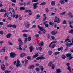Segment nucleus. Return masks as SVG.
Instances as JSON below:
<instances>
[{"mask_svg":"<svg viewBox=\"0 0 73 73\" xmlns=\"http://www.w3.org/2000/svg\"><path fill=\"white\" fill-rule=\"evenodd\" d=\"M18 41L19 42V43H18L19 45V49L20 50H22V48H21L22 47L23 45V41L21 40V38H19L18 39Z\"/></svg>","mask_w":73,"mask_h":73,"instance_id":"f257e3e1","label":"nucleus"},{"mask_svg":"<svg viewBox=\"0 0 73 73\" xmlns=\"http://www.w3.org/2000/svg\"><path fill=\"white\" fill-rule=\"evenodd\" d=\"M14 65H16L17 67H19L20 66H21V64L20 63V61L19 60H17V62L16 63V61H15L14 63Z\"/></svg>","mask_w":73,"mask_h":73,"instance_id":"f03ea898","label":"nucleus"},{"mask_svg":"<svg viewBox=\"0 0 73 73\" xmlns=\"http://www.w3.org/2000/svg\"><path fill=\"white\" fill-rule=\"evenodd\" d=\"M54 21L55 23H57L58 24L60 23V21L59 18H58L57 17H55V19Z\"/></svg>","mask_w":73,"mask_h":73,"instance_id":"7ed1b4c3","label":"nucleus"},{"mask_svg":"<svg viewBox=\"0 0 73 73\" xmlns=\"http://www.w3.org/2000/svg\"><path fill=\"white\" fill-rule=\"evenodd\" d=\"M10 56L11 57V58H13L16 56V54H15V53L14 52H11L10 54Z\"/></svg>","mask_w":73,"mask_h":73,"instance_id":"20e7f679","label":"nucleus"},{"mask_svg":"<svg viewBox=\"0 0 73 73\" xmlns=\"http://www.w3.org/2000/svg\"><path fill=\"white\" fill-rule=\"evenodd\" d=\"M38 3H34L33 5V8L34 9H36V8H37L38 6H37V5H38Z\"/></svg>","mask_w":73,"mask_h":73,"instance_id":"39448f33","label":"nucleus"},{"mask_svg":"<svg viewBox=\"0 0 73 73\" xmlns=\"http://www.w3.org/2000/svg\"><path fill=\"white\" fill-rule=\"evenodd\" d=\"M53 44V42H52L50 44L49 47V48H51L52 49H53L54 48V46H56V44H54L53 45H52V46H51V44Z\"/></svg>","mask_w":73,"mask_h":73,"instance_id":"423d86ee","label":"nucleus"},{"mask_svg":"<svg viewBox=\"0 0 73 73\" xmlns=\"http://www.w3.org/2000/svg\"><path fill=\"white\" fill-rule=\"evenodd\" d=\"M45 58L44 57H39L36 58V60H45Z\"/></svg>","mask_w":73,"mask_h":73,"instance_id":"0eeeda50","label":"nucleus"},{"mask_svg":"<svg viewBox=\"0 0 73 73\" xmlns=\"http://www.w3.org/2000/svg\"><path fill=\"white\" fill-rule=\"evenodd\" d=\"M34 68H35V65H31L29 66L28 67V69L31 70L33 69Z\"/></svg>","mask_w":73,"mask_h":73,"instance_id":"6e6552de","label":"nucleus"},{"mask_svg":"<svg viewBox=\"0 0 73 73\" xmlns=\"http://www.w3.org/2000/svg\"><path fill=\"white\" fill-rule=\"evenodd\" d=\"M66 46H69V47H70V46H71V45H73V44L72 43H68V42H66Z\"/></svg>","mask_w":73,"mask_h":73,"instance_id":"1a4fd4ad","label":"nucleus"},{"mask_svg":"<svg viewBox=\"0 0 73 73\" xmlns=\"http://www.w3.org/2000/svg\"><path fill=\"white\" fill-rule=\"evenodd\" d=\"M57 32V31H54L51 32V33L52 35H55Z\"/></svg>","mask_w":73,"mask_h":73,"instance_id":"9d476101","label":"nucleus"},{"mask_svg":"<svg viewBox=\"0 0 73 73\" xmlns=\"http://www.w3.org/2000/svg\"><path fill=\"white\" fill-rule=\"evenodd\" d=\"M9 11L10 12V13H13L14 12V11L13 10V9L12 8H11L9 9Z\"/></svg>","mask_w":73,"mask_h":73,"instance_id":"9b49d317","label":"nucleus"},{"mask_svg":"<svg viewBox=\"0 0 73 73\" xmlns=\"http://www.w3.org/2000/svg\"><path fill=\"white\" fill-rule=\"evenodd\" d=\"M38 27L39 28V29L41 31H43V30L44 29H43V27H41L40 26V25H38Z\"/></svg>","mask_w":73,"mask_h":73,"instance_id":"f8f14e48","label":"nucleus"},{"mask_svg":"<svg viewBox=\"0 0 73 73\" xmlns=\"http://www.w3.org/2000/svg\"><path fill=\"white\" fill-rule=\"evenodd\" d=\"M40 68H41V73H42L44 72V71H43L44 70V67L43 66H39Z\"/></svg>","mask_w":73,"mask_h":73,"instance_id":"ddd939ff","label":"nucleus"},{"mask_svg":"<svg viewBox=\"0 0 73 73\" xmlns=\"http://www.w3.org/2000/svg\"><path fill=\"white\" fill-rule=\"evenodd\" d=\"M29 48L30 49V51L31 52H32L33 50V49H34L33 47L32 46H31L30 47H29Z\"/></svg>","mask_w":73,"mask_h":73,"instance_id":"4468645a","label":"nucleus"},{"mask_svg":"<svg viewBox=\"0 0 73 73\" xmlns=\"http://www.w3.org/2000/svg\"><path fill=\"white\" fill-rule=\"evenodd\" d=\"M68 15H69V17H71V18H73V15L72 14V13H69L68 14Z\"/></svg>","mask_w":73,"mask_h":73,"instance_id":"2eb2a0df","label":"nucleus"},{"mask_svg":"<svg viewBox=\"0 0 73 73\" xmlns=\"http://www.w3.org/2000/svg\"><path fill=\"white\" fill-rule=\"evenodd\" d=\"M61 72V71L60 69H57L56 70V73H60Z\"/></svg>","mask_w":73,"mask_h":73,"instance_id":"dca6fc26","label":"nucleus"},{"mask_svg":"<svg viewBox=\"0 0 73 73\" xmlns=\"http://www.w3.org/2000/svg\"><path fill=\"white\" fill-rule=\"evenodd\" d=\"M30 25L29 24L28 22L25 23V26L26 27V28H28L29 27V25Z\"/></svg>","mask_w":73,"mask_h":73,"instance_id":"f3484780","label":"nucleus"},{"mask_svg":"<svg viewBox=\"0 0 73 73\" xmlns=\"http://www.w3.org/2000/svg\"><path fill=\"white\" fill-rule=\"evenodd\" d=\"M26 56V53H21L20 54V57H24V56Z\"/></svg>","mask_w":73,"mask_h":73,"instance_id":"a211bd4d","label":"nucleus"},{"mask_svg":"<svg viewBox=\"0 0 73 73\" xmlns=\"http://www.w3.org/2000/svg\"><path fill=\"white\" fill-rule=\"evenodd\" d=\"M38 56V53H37L35 54L33 56V58H36L37 57V56Z\"/></svg>","mask_w":73,"mask_h":73,"instance_id":"6ab92c4d","label":"nucleus"},{"mask_svg":"<svg viewBox=\"0 0 73 73\" xmlns=\"http://www.w3.org/2000/svg\"><path fill=\"white\" fill-rule=\"evenodd\" d=\"M11 36V34L9 33L7 35L6 37L8 38H10Z\"/></svg>","mask_w":73,"mask_h":73,"instance_id":"aec40b11","label":"nucleus"},{"mask_svg":"<svg viewBox=\"0 0 73 73\" xmlns=\"http://www.w3.org/2000/svg\"><path fill=\"white\" fill-rule=\"evenodd\" d=\"M58 50V51H60V50H63V47L62 46H61L60 48H58L57 49Z\"/></svg>","mask_w":73,"mask_h":73,"instance_id":"412c9836","label":"nucleus"},{"mask_svg":"<svg viewBox=\"0 0 73 73\" xmlns=\"http://www.w3.org/2000/svg\"><path fill=\"white\" fill-rule=\"evenodd\" d=\"M51 4L52 6H54L55 5V2L54 1H52L51 2Z\"/></svg>","mask_w":73,"mask_h":73,"instance_id":"4be33fe9","label":"nucleus"},{"mask_svg":"<svg viewBox=\"0 0 73 73\" xmlns=\"http://www.w3.org/2000/svg\"><path fill=\"white\" fill-rule=\"evenodd\" d=\"M59 2L61 4H64L65 3V2L64 1H62V0H60L59 1Z\"/></svg>","mask_w":73,"mask_h":73,"instance_id":"5701e85b","label":"nucleus"},{"mask_svg":"<svg viewBox=\"0 0 73 73\" xmlns=\"http://www.w3.org/2000/svg\"><path fill=\"white\" fill-rule=\"evenodd\" d=\"M66 56L67 57H70L72 56V55L68 53L66 54Z\"/></svg>","mask_w":73,"mask_h":73,"instance_id":"b1692460","label":"nucleus"},{"mask_svg":"<svg viewBox=\"0 0 73 73\" xmlns=\"http://www.w3.org/2000/svg\"><path fill=\"white\" fill-rule=\"evenodd\" d=\"M0 12L1 13L4 12H7V11H6V10L2 9L0 10Z\"/></svg>","mask_w":73,"mask_h":73,"instance_id":"393cba45","label":"nucleus"},{"mask_svg":"<svg viewBox=\"0 0 73 73\" xmlns=\"http://www.w3.org/2000/svg\"><path fill=\"white\" fill-rule=\"evenodd\" d=\"M7 27L11 28V27H12V24L7 25Z\"/></svg>","mask_w":73,"mask_h":73,"instance_id":"a878e982","label":"nucleus"},{"mask_svg":"<svg viewBox=\"0 0 73 73\" xmlns=\"http://www.w3.org/2000/svg\"><path fill=\"white\" fill-rule=\"evenodd\" d=\"M12 16V13L10 14L9 13V14H8L7 16V17H11Z\"/></svg>","mask_w":73,"mask_h":73,"instance_id":"bb28decb","label":"nucleus"},{"mask_svg":"<svg viewBox=\"0 0 73 73\" xmlns=\"http://www.w3.org/2000/svg\"><path fill=\"white\" fill-rule=\"evenodd\" d=\"M65 14V12H64L63 13H60L59 14L60 16H62V15H64Z\"/></svg>","mask_w":73,"mask_h":73,"instance_id":"cd10ccee","label":"nucleus"},{"mask_svg":"<svg viewBox=\"0 0 73 73\" xmlns=\"http://www.w3.org/2000/svg\"><path fill=\"white\" fill-rule=\"evenodd\" d=\"M25 12H28V13H29L30 12H31V10H27L25 11Z\"/></svg>","mask_w":73,"mask_h":73,"instance_id":"c85d7f7f","label":"nucleus"},{"mask_svg":"<svg viewBox=\"0 0 73 73\" xmlns=\"http://www.w3.org/2000/svg\"><path fill=\"white\" fill-rule=\"evenodd\" d=\"M25 64H27L28 63V60L27 59L25 60Z\"/></svg>","mask_w":73,"mask_h":73,"instance_id":"c756f323","label":"nucleus"},{"mask_svg":"<svg viewBox=\"0 0 73 73\" xmlns=\"http://www.w3.org/2000/svg\"><path fill=\"white\" fill-rule=\"evenodd\" d=\"M62 59H63L64 60L66 58V56L64 55H62Z\"/></svg>","mask_w":73,"mask_h":73,"instance_id":"7c9ffc66","label":"nucleus"},{"mask_svg":"<svg viewBox=\"0 0 73 73\" xmlns=\"http://www.w3.org/2000/svg\"><path fill=\"white\" fill-rule=\"evenodd\" d=\"M60 54L59 52H55L54 53V55H57V54Z\"/></svg>","mask_w":73,"mask_h":73,"instance_id":"2f4dec72","label":"nucleus"},{"mask_svg":"<svg viewBox=\"0 0 73 73\" xmlns=\"http://www.w3.org/2000/svg\"><path fill=\"white\" fill-rule=\"evenodd\" d=\"M52 63H53V62H50V63L49 64V66H52V65H53L52 64Z\"/></svg>","mask_w":73,"mask_h":73,"instance_id":"473e14b6","label":"nucleus"},{"mask_svg":"<svg viewBox=\"0 0 73 73\" xmlns=\"http://www.w3.org/2000/svg\"><path fill=\"white\" fill-rule=\"evenodd\" d=\"M22 32H28V30H25L22 31Z\"/></svg>","mask_w":73,"mask_h":73,"instance_id":"72a5a7b5","label":"nucleus"},{"mask_svg":"<svg viewBox=\"0 0 73 73\" xmlns=\"http://www.w3.org/2000/svg\"><path fill=\"white\" fill-rule=\"evenodd\" d=\"M25 8L23 7H20V10H24L25 9Z\"/></svg>","mask_w":73,"mask_h":73,"instance_id":"f704fd0d","label":"nucleus"},{"mask_svg":"<svg viewBox=\"0 0 73 73\" xmlns=\"http://www.w3.org/2000/svg\"><path fill=\"white\" fill-rule=\"evenodd\" d=\"M69 33H72V34H73V29H71V30H70L69 32Z\"/></svg>","mask_w":73,"mask_h":73,"instance_id":"c9c22d12","label":"nucleus"},{"mask_svg":"<svg viewBox=\"0 0 73 73\" xmlns=\"http://www.w3.org/2000/svg\"><path fill=\"white\" fill-rule=\"evenodd\" d=\"M67 69L68 70H69V71H71V68H70V66H68L67 68Z\"/></svg>","mask_w":73,"mask_h":73,"instance_id":"e433bc0d","label":"nucleus"},{"mask_svg":"<svg viewBox=\"0 0 73 73\" xmlns=\"http://www.w3.org/2000/svg\"><path fill=\"white\" fill-rule=\"evenodd\" d=\"M52 66V69H54L55 65H54V64H53L52 66Z\"/></svg>","mask_w":73,"mask_h":73,"instance_id":"4c0bfd02","label":"nucleus"},{"mask_svg":"<svg viewBox=\"0 0 73 73\" xmlns=\"http://www.w3.org/2000/svg\"><path fill=\"white\" fill-rule=\"evenodd\" d=\"M11 71H8L7 70H6L5 71V73H11Z\"/></svg>","mask_w":73,"mask_h":73,"instance_id":"58836bf2","label":"nucleus"},{"mask_svg":"<svg viewBox=\"0 0 73 73\" xmlns=\"http://www.w3.org/2000/svg\"><path fill=\"white\" fill-rule=\"evenodd\" d=\"M46 4L45 2H43L41 3L40 4V5H45Z\"/></svg>","mask_w":73,"mask_h":73,"instance_id":"ea45409f","label":"nucleus"},{"mask_svg":"<svg viewBox=\"0 0 73 73\" xmlns=\"http://www.w3.org/2000/svg\"><path fill=\"white\" fill-rule=\"evenodd\" d=\"M43 45H44V43H43V42H42L40 44H39L40 46H43Z\"/></svg>","mask_w":73,"mask_h":73,"instance_id":"a19ab883","label":"nucleus"},{"mask_svg":"<svg viewBox=\"0 0 73 73\" xmlns=\"http://www.w3.org/2000/svg\"><path fill=\"white\" fill-rule=\"evenodd\" d=\"M62 24H66V21L65 20H64L62 22Z\"/></svg>","mask_w":73,"mask_h":73,"instance_id":"79ce46f5","label":"nucleus"},{"mask_svg":"<svg viewBox=\"0 0 73 73\" xmlns=\"http://www.w3.org/2000/svg\"><path fill=\"white\" fill-rule=\"evenodd\" d=\"M2 49L4 52H5V47H3Z\"/></svg>","mask_w":73,"mask_h":73,"instance_id":"37998d69","label":"nucleus"},{"mask_svg":"<svg viewBox=\"0 0 73 73\" xmlns=\"http://www.w3.org/2000/svg\"><path fill=\"white\" fill-rule=\"evenodd\" d=\"M48 53L49 55H51L52 54V51H48Z\"/></svg>","mask_w":73,"mask_h":73,"instance_id":"c03bdc74","label":"nucleus"},{"mask_svg":"<svg viewBox=\"0 0 73 73\" xmlns=\"http://www.w3.org/2000/svg\"><path fill=\"white\" fill-rule=\"evenodd\" d=\"M39 17H40V16L39 15H36V19H39Z\"/></svg>","mask_w":73,"mask_h":73,"instance_id":"a18cd8bd","label":"nucleus"},{"mask_svg":"<svg viewBox=\"0 0 73 73\" xmlns=\"http://www.w3.org/2000/svg\"><path fill=\"white\" fill-rule=\"evenodd\" d=\"M0 34H1V35H3V34H4V32H3V31H0Z\"/></svg>","mask_w":73,"mask_h":73,"instance_id":"49530a36","label":"nucleus"},{"mask_svg":"<svg viewBox=\"0 0 73 73\" xmlns=\"http://www.w3.org/2000/svg\"><path fill=\"white\" fill-rule=\"evenodd\" d=\"M27 40L28 41H31V37H28V38H27Z\"/></svg>","mask_w":73,"mask_h":73,"instance_id":"de8ad7c7","label":"nucleus"},{"mask_svg":"<svg viewBox=\"0 0 73 73\" xmlns=\"http://www.w3.org/2000/svg\"><path fill=\"white\" fill-rule=\"evenodd\" d=\"M27 42V38H25L24 41V43L25 44Z\"/></svg>","mask_w":73,"mask_h":73,"instance_id":"09e8293b","label":"nucleus"},{"mask_svg":"<svg viewBox=\"0 0 73 73\" xmlns=\"http://www.w3.org/2000/svg\"><path fill=\"white\" fill-rule=\"evenodd\" d=\"M35 70L36 71H39L40 70V68H38L37 67L36 68Z\"/></svg>","mask_w":73,"mask_h":73,"instance_id":"8fccbe9b","label":"nucleus"},{"mask_svg":"<svg viewBox=\"0 0 73 73\" xmlns=\"http://www.w3.org/2000/svg\"><path fill=\"white\" fill-rule=\"evenodd\" d=\"M46 16L44 17L43 19V21H45V20H46Z\"/></svg>","mask_w":73,"mask_h":73,"instance_id":"3c124183","label":"nucleus"},{"mask_svg":"<svg viewBox=\"0 0 73 73\" xmlns=\"http://www.w3.org/2000/svg\"><path fill=\"white\" fill-rule=\"evenodd\" d=\"M12 27L14 28H16V26L15 25H12Z\"/></svg>","mask_w":73,"mask_h":73,"instance_id":"603ef678","label":"nucleus"},{"mask_svg":"<svg viewBox=\"0 0 73 73\" xmlns=\"http://www.w3.org/2000/svg\"><path fill=\"white\" fill-rule=\"evenodd\" d=\"M39 35H38V34H36L35 35L36 37H37V38H38V37H39Z\"/></svg>","mask_w":73,"mask_h":73,"instance_id":"864d4df0","label":"nucleus"},{"mask_svg":"<svg viewBox=\"0 0 73 73\" xmlns=\"http://www.w3.org/2000/svg\"><path fill=\"white\" fill-rule=\"evenodd\" d=\"M1 69L3 70H5V67H1Z\"/></svg>","mask_w":73,"mask_h":73,"instance_id":"5fc2aeb1","label":"nucleus"},{"mask_svg":"<svg viewBox=\"0 0 73 73\" xmlns=\"http://www.w3.org/2000/svg\"><path fill=\"white\" fill-rule=\"evenodd\" d=\"M47 23V21L44 22L43 23V25H45V24H46Z\"/></svg>","mask_w":73,"mask_h":73,"instance_id":"6e6d98bb","label":"nucleus"},{"mask_svg":"<svg viewBox=\"0 0 73 73\" xmlns=\"http://www.w3.org/2000/svg\"><path fill=\"white\" fill-rule=\"evenodd\" d=\"M45 27H46V28H48L49 27V25H48V24H46L45 25Z\"/></svg>","mask_w":73,"mask_h":73,"instance_id":"4d7b16f0","label":"nucleus"},{"mask_svg":"<svg viewBox=\"0 0 73 73\" xmlns=\"http://www.w3.org/2000/svg\"><path fill=\"white\" fill-rule=\"evenodd\" d=\"M68 40H69V38H67L65 39V40L64 41V42H66L67 41H68Z\"/></svg>","mask_w":73,"mask_h":73,"instance_id":"13d9d810","label":"nucleus"},{"mask_svg":"<svg viewBox=\"0 0 73 73\" xmlns=\"http://www.w3.org/2000/svg\"><path fill=\"white\" fill-rule=\"evenodd\" d=\"M31 57L30 56H27V59H28L29 60H31Z\"/></svg>","mask_w":73,"mask_h":73,"instance_id":"bf43d9fd","label":"nucleus"},{"mask_svg":"<svg viewBox=\"0 0 73 73\" xmlns=\"http://www.w3.org/2000/svg\"><path fill=\"white\" fill-rule=\"evenodd\" d=\"M36 27V25H33V27H32V28H35Z\"/></svg>","mask_w":73,"mask_h":73,"instance_id":"052dcab7","label":"nucleus"},{"mask_svg":"<svg viewBox=\"0 0 73 73\" xmlns=\"http://www.w3.org/2000/svg\"><path fill=\"white\" fill-rule=\"evenodd\" d=\"M47 38H50V34H47Z\"/></svg>","mask_w":73,"mask_h":73,"instance_id":"680f3d73","label":"nucleus"},{"mask_svg":"<svg viewBox=\"0 0 73 73\" xmlns=\"http://www.w3.org/2000/svg\"><path fill=\"white\" fill-rule=\"evenodd\" d=\"M38 1V0H33L32 1V2H33V3H35V2H37Z\"/></svg>","mask_w":73,"mask_h":73,"instance_id":"e2e57ef3","label":"nucleus"},{"mask_svg":"<svg viewBox=\"0 0 73 73\" xmlns=\"http://www.w3.org/2000/svg\"><path fill=\"white\" fill-rule=\"evenodd\" d=\"M68 47H66V49L64 50V51H65V52H66V51H67V50H68Z\"/></svg>","mask_w":73,"mask_h":73,"instance_id":"0e129e2a","label":"nucleus"},{"mask_svg":"<svg viewBox=\"0 0 73 73\" xmlns=\"http://www.w3.org/2000/svg\"><path fill=\"white\" fill-rule=\"evenodd\" d=\"M46 12H49V9H48V8H46Z\"/></svg>","mask_w":73,"mask_h":73,"instance_id":"69168bd1","label":"nucleus"},{"mask_svg":"<svg viewBox=\"0 0 73 73\" xmlns=\"http://www.w3.org/2000/svg\"><path fill=\"white\" fill-rule=\"evenodd\" d=\"M19 17V15L17 14L16 15L15 17V19H17Z\"/></svg>","mask_w":73,"mask_h":73,"instance_id":"338daca9","label":"nucleus"},{"mask_svg":"<svg viewBox=\"0 0 73 73\" xmlns=\"http://www.w3.org/2000/svg\"><path fill=\"white\" fill-rule=\"evenodd\" d=\"M3 23L2 22H0V25H3Z\"/></svg>","mask_w":73,"mask_h":73,"instance_id":"774afa93","label":"nucleus"}]
</instances>
